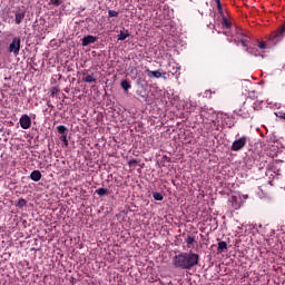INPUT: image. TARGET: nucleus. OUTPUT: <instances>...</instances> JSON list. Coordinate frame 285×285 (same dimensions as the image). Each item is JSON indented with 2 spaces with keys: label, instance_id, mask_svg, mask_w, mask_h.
Listing matches in <instances>:
<instances>
[{
  "label": "nucleus",
  "instance_id": "7",
  "mask_svg": "<svg viewBox=\"0 0 285 285\" xmlns=\"http://www.w3.org/2000/svg\"><path fill=\"white\" fill-rule=\"evenodd\" d=\"M97 42V37L95 36H86L82 38V46H90V43Z\"/></svg>",
  "mask_w": 285,
  "mask_h": 285
},
{
  "label": "nucleus",
  "instance_id": "8",
  "mask_svg": "<svg viewBox=\"0 0 285 285\" xmlns=\"http://www.w3.org/2000/svg\"><path fill=\"white\" fill-rule=\"evenodd\" d=\"M246 52H248L249 55H254V57H264V51L259 52V49L257 48L248 47L246 49Z\"/></svg>",
  "mask_w": 285,
  "mask_h": 285
},
{
  "label": "nucleus",
  "instance_id": "19",
  "mask_svg": "<svg viewBox=\"0 0 285 285\" xmlns=\"http://www.w3.org/2000/svg\"><path fill=\"white\" fill-rule=\"evenodd\" d=\"M153 197L156 202H164V195L161 193L155 191L153 193Z\"/></svg>",
  "mask_w": 285,
  "mask_h": 285
},
{
  "label": "nucleus",
  "instance_id": "14",
  "mask_svg": "<svg viewBox=\"0 0 285 285\" xmlns=\"http://www.w3.org/2000/svg\"><path fill=\"white\" fill-rule=\"evenodd\" d=\"M128 37H130V33L128 32V30L120 31V33L118 35V41H126Z\"/></svg>",
  "mask_w": 285,
  "mask_h": 285
},
{
  "label": "nucleus",
  "instance_id": "15",
  "mask_svg": "<svg viewBox=\"0 0 285 285\" xmlns=\"http://www.w3.org/2000/svg\"><path fill=\"white\" fill-rule=\"evenodd\" d=\"M82 81H85L86 83H95L97 79L92 75H87L82 77Z\"/></svg>",
  "mask_w": 285,
  "mask_h": 285
},
{
  "label": "nucleus",
  "instance_id": "12",
  "mask_svg": "<svg viewBox=\"0 0 285 285\" xmlns=\"http://www.w3.org/2000/svg\"><path fill=\"white\" fill-rule=\"evenodd\" d=\"M220 23L223 28H226L227 30H229V28H233V22L229 21L228 18H226V16H223Z\"/></svg>",
  "mask_w": 285,
  "mask_h": 285
},
{
  "label": "nucleus",
  "instance_id": "22",
  "mask_svg": "<svg viewBox=\"0 0 285 285\" xmlns=\"http://www.w3.org/2000/svg\"><path fill=\"white\" fill-rule=\"evenodd\" d=\"M108 16L109 17H119V12L115 11V10H109L108 11Z\"/></svg>",
  "mask_w": 285,
  "mask_h": 285
},
{
  "label": "nucleus",
  "instance_id": "6",
  "mask_svg": "<svg viewBox=\"0 0 285 285\" xmlns=\"http://www.w3.org/2000/svg\"><path fill=\"white\" fill-rule=\"evenodd\" d=\"M32 126V119L28 115H22L20 118V127L23 130H28Z\"/></svg>",
  "mask_w": 285,
  "mask_h": 285
},
{
  "label": "nucleus",
  "instance_id": "23",
  "mask_svg": "<svg viewBox=\"0 0 285 285\" xmlns=\"http://www.w3.org/2000/svg\"><path fill=\"white\" fill-rule=\"evenodd\" d=\"M267 46H268V45H266V42H264V41L258 43V48H259L261 50H266Z\"/></svg>",
  "mask_w": 285,
  "mask_h": 285
},
{
  "label": "nucleus",
  "instance_id": "1",
  "mask_svg": "<svg viewBox=\"0 0 285 285\" xmlns=\"http://www.w3.org/2000/svg\"><path fill=\"white\" fill-rule=\"evenodd\" d=\"M171 264L175 268H180L181 271H193L199 264V254H195L193 250L181 252L173 257Z\"/></svg>",
  "mask_w": 285,
  "mask_h": 285
},
{
  "label": "nucleus",
  "instance_id": "25",
  "mask_svg": "<svg viewBox=\"0 0 285 285\" xmlns=\"http://www.w3.org/2000/svg\"><path fill=\"white\" fill-rule=\"evenodd\" d=\"M51 6H61L60 0H50Z\"/></svg>",
  "mask_w": 285,
  "mask_h": 285
},
{
  "label": "nucleus",
  "instance_id": "17",
  "mask_svg": "<svg viewBox=\"0 0 285 285\" xmlns=\"http://www.w3.org/2000/svg\"><path fill=\"white\" fill-rule=\"evenodd\" d=\"M120 86H121L122 90H125V92H128V89L132 88L130 82L126 79L120 82Z\"/></svg>",
  "mask_w": 285,
  "mask_h": 285
},
{
  "label": "nucleus",
  "instance_id": "9",
  "mask_svg": "<svg viewBox=\"0 0 285 285\" xmlns=\"http://www.w3.org/2000/svg\"><path fill=\"white\" fill-rule=\"evenodd\" d=\"M26 19V11H17L16 12V23L17 26L21 24V21Z\"/></svg>",
  "mask_w": 285,
  "mask_h": 285
},
{
  "label": "nucleus",
  "instance_id": "28",
  "mask_svg": "<svg viewBox=\"0 0 285 285\" xmlns=\"http://www.w3.org/2000/svg\"><path fill=\"white\" fill-rule=\"evenodd\" d=\"M190 106H191V108H190V110H189V111H193V110H195V107L197 106V104H195V102H190Z\"/></svg>",
  "mask_w": 285,
  "mask_h": 285
},
{
  "label": "nucleus",
  "instance_id": "26",
  "mask_svg": "<svg viewBox=\"0 0 285 285\" xmlns=\"http://www.w3.org/2000/svg\"><path fill=\"white\" fill-rule=\"evenodd\" d=\"M163 159H165V161H167V164H171L173 163V159L170 157H168L167 155H164Z\"/></svg>",
  "mask_w": 285,
  "mask_h": 285
},
{
  "label": "nucleus",
  "instance_id": "16",
  "mask_svg": "<svg viewBox=\"0 0 285 285\" xmlns=\"http://www.w3.org/2000/svg\"><path fill=\"white\" fill-rule=\"evenodd\" d=\"M224 250H228V244L223 240L218 243V253H224Z\"/></svg>",
  "mask_w": 285,
  "mask_h": 285
},
{
  "label": "nucleus",
  "instance_id": "32",
  "mask_svg": "<svg viewBox=\"0 0 285 285\" xmlns=\"http://www.w3.org/2000/svg\"><path fill=\"white\" fill-rule=\"evenodd\" d=\"M281 119L285 120V114L281 115Z\"/></svg>",
  "mask_w": 285,
  "mask_h": 285
},
{
  "label": "nucleus",
  "instance_id": "3",
  "mask_svg": "<svg viewBox=\"0 0 285 285\" xmlns=\"http://www.w3.org/2000/svg\"><path fill=\"white\" fill-rule=\"evenodd\" d=\"M8 50L9 52H12L14 57H17L21 51V38L19 37L13 38L11 43L9 45Z\"/></svg>",
  "mask_w": 285,
  "mask_h": 285
},
{
  "label": "nucleus",
  "instance_id": "31",
  "mask_svg": "<svg viewBox=\"0 0 285 285\" xmlns=\"http://www.w3.org/2000/svg\"><path fill=\"white\" fill-rule=\"evenodd\" d=\"M47 106H48L49 108H55V106H52V104H50V101L47 102Z\"/></svg>",
  "mask_w": 285,
  "mask_h": 285
},
{
  "label": "nucleus",
  "instance_id": "21",
  "mask_svg": "<svg viewBox=\"0 0 285 285\" xmlns=\"http://www.w3.org/2000/svg\"><path fill=\"white\" fill-rule=\"evenodd\" d=\"M26 204H28V202H26V199H23V198L18 200V207L19 208H23V206H26Z\"/></svg>",
  "mask_w": 285,
  "mask_h": 285
},
{
  "label": "nucleus",
  "instance_id": "11",
  "mask_svg": "<svg viewBox=\"0 0 285 285\" xmlns=\"http://www.w3.org/2000/svg\"><path fill=\"white\" fill-rule=\"evenodd\" d=\"M41 171L39 170H33L31 174H30V179H32V181H41Z\"/></svg>",
  "mask_w": 285,
  "mask_h": 285
},
{
  "label": "nucleus",
  "instance_id": "20",
  "mask_svg": "<svg viewBox=\"0 0 285 285\" xmlns=\"http://www.w3.org/2000/svg\"><path fill=\"white\" fill-rule=\"evenodd\" d=\"M238 43H240L244 48H248V38L239 39Z\"/></svg>",
  "mask_w": 285,
  "mask_h": 285
},
{
  "label": "nucleus",
  "instance_id": "18",
  "mask_svg": "<svg viewBox=\"0 0 285 285\" xmlns=\"http://www.w3.org/2000/svg\"><path fill=\"white\" fill-rule=\"evenodd\" d=\"M96 195H99V197H106V195H108V189L100 187L96 189Z\"/></svg>",
  "mask_w": 285,
  "mask_h": 285
},
{
  "label": "nucleus",
  "instance_id": "13",
  "mask_svg": "<svg viewBox=\"0 0 285 285\" xmlns=\"http://www.w3.org/2000/svg\"><path fill=\"white\" fill-rule=\"evenodd\" d=\"M196 239L193 235H187L185 238V244H187V248H191L193 244H195Z\"/></svg>",
  "mask_w": 285,
  "mask_h": 285
},
{
  "label": "nucleus",
  "instance_id": "30",
  "mask_svg": "<svg viewBox=\"0 0 285 285\" xmlns=\"http://www.w3.org/2000/svg\"><path fill=\"white\" fill-rule=\"evenodd\" d=\"M218 10H222V2H216Z\"/></svg>",
  "mask_w": 285,
  "mask_h": 285
},
{
  "label": "nucleus",
  "instance_id": "24",
  "mask_svg": "<svg viewBox=\"0 0 285 285\" xmlns=\"http://www.w3.org/2000/svg\"><path fill=\"white\" fill-rule=\"evenodd\" d=\"M57 92H59V88L52 87L51 88V97H55L57 95Z\"/></svg>",
  "mask_w": 285,
  "mask_h": 285
},
{
  "label": "nucleus",
  "instance_id": "4",
  "mask_svg": "<svg viewBox=\"0 0 285 285\" xmlns=\"http://www.w3.org/2000/svg\"><path fill=\"white\" fill-rule=\"evenodd\" d=\"M248 139L246 138V136H243L238 139H236L230 147V150H233L234 153H239V150H242V148H244L247 144Z\"/></svg>",
  "mask_w": 285,
  "mask_h": 285
},
{
  "label": "nucleus",
  "instance_id": "2",
  "mask_svg": "<svg viewBox=\"0 0 285 285\" xmlns=\"http://www.w3.org/2000/svg\"><path fill=\"white\" fill-rule=\"evenodd\" d=\"M255 112V106L250 98H246L240 108L237 110L238 117H243V119L250 118V115Z\"/></svg>",
  "mask_w": 285,
  "mask_h": 285
},
{
  "label": "nucleus",
  "instance_id": "33",
  "mask_svg": "<svg viewBox=\"0 0 285 285\" xmlns=\"http://www.w3.org/2000/svg\"><path fill=\"white\" fill-rule=\"evenodd\" d=\"M216 1V3H219V2H222V0H215Z\"/></svg>",
  "mask_w": 285,
  "mask_h": 285
},
{
  "label": "nucleus",
  "instance_id": "29",
  "mask_svg": "<svg viewBox=\"0 0 285 285\" xmlns=\"http://www.w3.org/2000/svg\"><path fill=\"white\" fill-rule=\"evenodd\" d=\"M218 12H219L220 16L224 17V9L223 8L218 9Z\"/></svg>",
  "mask_w": 285,
  "mask_h": 285
},
{
  "label": "nucleus",
  "instance_id": "27",
  "mask_svg": "<svg viewBox=\"0 0 285 285\" xmlns=\"http://www.w3.org/2000/svg\"><path fill=\"white\" fill-rule=\"evenodd\" d=\"M137 164H139V161H137V159H131V160H129V163H128L129 166H135V165H137Z\"/></svg>",
  "mask_w": 285,
  "mask_h": 285
},
{
  "label": "nucleus",
  "instance_id": "10",
  "mask_svg": "<svg viewBox=\"0 0 285 285\" xmlns=\"http://www.w3.org/2000/svg\"><path fill=\"white\" fill-rule=\"evenodd\" d=\"M146 72H147L148 77H154L155 79H161V77H164V75L158 70L153 71L150 69H147Z\"/></svg>",
  "mask_w": 285,
  "mask_h": 285
},
{
  "label": "nucleus",
  "instance_id": "5",
  "mask_svg": "<svg viewBox=\"0 0 285 285\" xmlns=\"http://www.w3.org/2000/svg\"><path fill=\"white\" fill-rule=\"evenodd\" d=\"M57 132H59V135H62L60 137V141L63 142V145L66 147H68V127L63 126V125H59L56 128Z\"/></svg>",
  "mask_w": 285,
  "mask_h": 285
}]
</instances>
